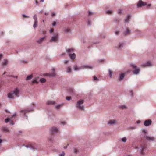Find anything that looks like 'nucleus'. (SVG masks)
I'll list each match as a JSON object with an SVG mask.
<instances>
[{
	"label": "nucleus",
	"instance_id": "obj_1",
	"mask_svg": "<svg viewBox=\"0 0 156 156\" xmlns=\"http://www.w3.org/2000/svg\"><path fill=\"white\" fill-rule=\"evenodd\" d=\"M19 91L17 88H16L14 91H11L8 93V98H9L13 99L14 96H19Z\"/></svg>",
	"mask_w": 156,
	"mask_h": 156
},
{
	"label": "nucleus",
	"instance_id": "obj_2",
	"mask_svg": "<svg viewBox=\"0 0 156 156\" xmlns=\"http://www.w3.org/2000/svg\"><path fill=\"white\" fill-rule=\"evenodd\" d=\"M83 103V100H80L78 101L76 107L79 109L83 110H84V107L82 105Z\"/></svg>",
	"mask_w": 156,
	"mask_h": 156
},
{
	"label": "nucleus",
	"instance_id": "obj_3",
	"mask_svg": "<svg viewBox=\"0 0 156 156\" xmlns=\"http://www.w3.org/2000/svg\"><path fill=\"white\" fill-rule=\"evenodd\" d=\"M16 114L15 113L11 117L6 119L5 120V122L7 123L8 122H9L10 124L12 125H13L14 124V122L13 121L11 120V119L14 117L16 116Z\"/></svg>",
	"mask_w": 156,
	"mask_h": 156
},
{
	"label": "nucleus",
	"instance_id": "obj_4",
	"mask_svg": "<svg viewBox=\"0 0 156 156\" xmlns=\"http://www.w3.org/2000/svg\"><path fill=\"white\" fill-rule=\"evenodd\" d=\"M58 35L57 33L55 34L53 36L50 40V42H55L58 41Z\"/></svg>",
	"mask_w": 156,
	"mask_h": 156
},
{
	"label": "nucleus",
	"instance_id": "obj_5",
	"mask_svg": "<svg viewBox=\"0 0 156 156\" xmlns=\"http://www.w3.org/2000/svg\"><path fill=\"white\" fill-rule=\"evenodd\" d=\"M147 146L146 144L142 145L141 146V149L140 150V153L141 155H144V151L146 150Z\"/></svg>",
	"mask_w": 156,
	"mask_h": 156
},
{
	"label": "nucleus",
	"instance_id": "obj_6",
	"mask_svg": "<svg viewBox=\"0 0 156 156\" xmlns=\"http://www.w3.org/2000/svg\"><path fill=\"white\" fill-rule=\"evenodd\" d=\"M147 5V4L146 2H142L141 0H140L137 4V6L139 7L142 6L146 5Z\"/></svg>",
	"mask_w": 156,
	"mask_h": 156
},
{
	"label": "nucleus",
	"instance_id": "obj_7",
	"mask_svg": "<svg viewBox=\"0 0 156 156\" xmlns=\"http://www.w3.org/2000/svg\"><path fill=\"white\" fill-rule=\"evenodd\" d=\"M152 121L151 120H147L145 121L144 125L146 126H149L151 123Z\"/></svg>",
	"mask_w": 156,
	"mask_h": 156
},
{
	"label": "nucleus",
	"instance_id": "obj_8",
	"mask_svg": "<svg viewBox=\"0 0 156 156\" xmlns=\"http://www.w3.org/2000/svg\"><path fill=\"white\" fill-rule=\"evenodd\" d=\"M51 134H53L54 133H56L58 132V129L55 127H52L51 129Z\"/></svg>",
	"mask_w": 156,
	"mask_h": 156
},
{
	"label": "nucleus",
	"instance_id": "obj_9",
	"mask_svg": "<svg viewBox=\"0 0 156 156\" xmlns=\"http://www.w3.org/2000/svg\"><path fill=\"white\" fill-rule=\"evenodd\" d=\"M26 147H31L32 148H34V145L31 143H29L27 145Z\"/></svg>",
	"mask_w": 156,
	"mask_h": 156
},
{
	"label": "nucleus",
	"instance_id": "obj_10",
	"mask_svg": "<svg viewBox=\"0 0 156 156\" xmlns=\"http://www.w3.org/2000/svg\"><path fill=\"white\" fill-rule=\"evenodd\" d=\"M151 66V65L150 62L149 61H148L146 64L142 65H141V66H143L144 67H145L147 66Z\"/></svg>",
	"mask_w": 156,
	"mask_h": 156
},
{
	"label": "nucleus",
	"instance_id": "obj_11",
	"mask_svg": "<svg viewBox=\"0 0 156 156\" xmlns=\"http://www.w3.org/2000/svg\"><path fill=\"white\" fill-rule=\"evenodd\" d=\"M55 103V101H48L46 102V104L48 105H52Z\"/></svg>",
	"mask_w": 156,
	"mask_h": 156
},
{
	"label": "nucleus",
	"instance_id": "obj_12",
	"mask_svg": "<svg viewBox=\"0 0 156 156\" xmlns=\"http://www.w3.org/2000/svg\"><path fill=\"white\" fill-rule=\"evenodd\" d=\"M146 139L147 140L149 141H153L154 140V137L149 136H146Z\"/></svg>",
	"mask_w": 156,
	"mask_h": 156
},
{
	"label": "nucleus",
	"instance_id": "obj_13",
	"mask_svg": "<svg viewBox=\"0 0 156 156\" xmlns=\"http://www.w3.org/2000/svg\"><path fill=\"white\" fill-rule=\"evenodd\" d=\"M69 55L71 59L73 60L75 59L76 56V55L74 53L72 54H69Z\"/></svg>",
	"mask_w": 156,
	"mask_h": 156
},
{
	"label": "nucleus",
	"instance_id": "obj_14",
	"mask_svg": "<svg viewBox=\"0 0 156 156\" xmlns=\"http://www.w3.org/2000/svg\"><path fill=\"white\" fill-rule=\"evenodd\" d=\"M130 33V30L128 28H127L126 30L124 32V34L125 35L129 34Z\"/></svg>",
	"mask_w": 156,
	"mask_h": 156
},
{
	"label": "nucleus",
	"instance_id": "obj_15",
	"mask_svg": "<svg viewBox=\"0 0 156 156\" xmlns=\"http://www.w3.org/2000/svg\"><path fill=\"white\" fill-rule=\"evenodd\" d=\"M140 71V69L137 68V69H136L134 70L133 71V72L134 74H137L139 73Z\"/></svg>",
	"mask_w": 156,
	"mask_h": 156
},
{
	"label": "nucleus",
	"instance_id": "obj_16",
	"mask_svg": "<svg viewBox=\"0 0 156 156\" xmlns=\"http://www.w3.org/2000/svg\"><path fill=\"white\" fill-rule=\"evenodd\" d=\"M116 121L115 120H110L109 121L108 123L112 125L116 123Z\"/></svg>",
	"mask_w": 156,
	"mask_h": 156
},
{
	"label": "nucleus",
	"instance_id": "obj_17",
	"mask_svg": "<svg viewBox=\"0 0 156 156\" xmlns=\"http://www.w3.org/2000/svg\"><path fill=\"white\" fill-rule=\"evenodd\" d=\"M45 38V36H44L43 37L41 38L39 40L37 41V42L39 44L41 43L44 41Z\"/></svg>",
	"mask_w": 156,
	"mask_h": 156
},
{
	"label": "nucleus",
	"instance_id": "obj_18",
	"mask_svg": "<svg viewBox=\"0 0 156 156\" xmlns=\"http://www.w3.org/2000/svg\"><path fill=\"white\" fill-rule=\"evenodd\" d=\"M38 21H34V25L33 27L34 28L36 27L37 26Z\"/></svg>",
	"mask_w": 156,
	"mask_h": 156
},
{
	"label": "nucleus",
	"instance_id": "obj_19",
	"mask_svg": "<svg viewBox=\"0 0 156 156\" xmlns=\"http://www.w3.org/2000/svg\"><path fill=\"white\" fill-rule=\"evenodd\" d=\"M54 69H53V73L51 74H48V75L50 76H54L55 75V74L54 73Z\"/></svg>",
	"mask_w": 156,
	"mask_h": 156
},
{
	"label": "nucleus",
	"instance_id": "obj_20",
	"mask_svg": "<svg viewBox=\"0 0 156 156\" xmlns=\"http://www.w3.org/2000/svg\"><path fill=\"white\" fill-rule=\"evenodd\" d=\"M120 108L122 109H126L127 108V107L124 105H122L120 106Z\"/></svg>",
	"mask_w": 156,
	"mask_h": 156
},
{
	"label": "nucleus",
	"instance_id": "obj_21",
	"mask_svg": "<svg viewBox=\"0 0 156 156\" xmlns=\"http://www.w3.org/2000/svg\"><path fill=\"white\" fill-rule=\"evenodd\" d=\"M73 48H71L69 49H68L66 50V51L67 53H70L71 52H73Z\"/></svg>",
	"mask_w": 156,
	"mask_h": 156
},
{
	"label": "nucleus",
	"instance_id": "obj_22",
	"mask_svg": "<svg viewBox=\"0 0 156 156\" xmlns=\"http://www.w3.org/2000/svg\"><path fill=\"white\" fill-rule=\"evenodd\" d=\"M8 63V61L7 60L5 59L4 62L2 63V65L3 66H6Z\"/></svg>",
	"mask_w": 156,
	"mask_h": 156
},
{
	"label": "nucleus",
	"instance_id": "obj_23",
	"mask_svg": "<svg viewBox=\"0 0 156 156\" xmlns=\"http://www.w3.org/2000/svg\"><path fill=\"white\" fill-rule=\"evenodd\" d=\"M3 130L4 132H8L9 131L8 128L7 127H4L3 128Z\"/></svg>",
	"mask_w": 156,
	"mask_h": 156
},
{
	"label": "nucleus",
	"instance_id": "obj_24",
	"mask_svg": "<svg viewBox=\"0 0 156 156\" xmlns=\"http://www.w3.org/2000/svg\"><path fill=\"white\" fill-rule=\"evenodd\" d=\"M32 111V110H31L30 111H28V110H21V112H23L24 113V115H25V114L26 112H30V111Z\"/></svg>",
	"mask_w": 156,
	"mask_h": 156
},
{
	"label": "nucleus",
	"instance_id": "obj_25",
	"mask_svg": "<svg viewBox=\"0 0 156 156\" xmlns=\"http://www.w3.org/2000/svg\"><path fill=\"white\" fill-rule=\"evenodd\" d=\"M33 77V76L32 75H30L29 76H28L26 78L27 80H29L30 79H31Z\"/></svg>",
	"mask_w": 156,
	"mask_h": 156
},
{
	"label": "nucleus",
	"instance_id": "obj_26",
	"mask_svg": "<svg viewBox=\"0 0 156 156\" xmlns=\"http://www.w3.org/2000/svg\"><path fill=\"white\" fill-rule=\"evenodd\" d=\"M125 76V74L124 73H122L121 74L120 77V80H122L124 78Z\"/></svg>",
	"mask_w": 156,
	"mask_h": 156
},
{
	"label": "nucleus",
	"instance_id": "obj_27",
	"mask_svg": "<svg viewBox=\"0 0 156 156\" xmlns=\"http://www.w3.org/2000/svg\"><path fill=\"white\" fill-rule=\"evenodd\" d=\"M130 15H128L126 19L125 20V22H128V20L130 19Z\"/></svg>",
	"mask_w": 156,
	"mask_h": 156
},
{
	"label": "nucleus",
	"instance_id": "obj_28",
	"mask_svg": "<svg viewBox=\"0 0 156 156\" xmlns=\"http://www.w3.org/2000/svg\"><path fill=\"white\" fill-rule=\"evenodd\" d=\"M74 69L75 71H77V70H78L81 69V68H78L76 66H74Z\"/></svg>",
	"mask_w": 156,
	"mask_h": 156
},
{
	"label": "nucleus",
	"instance_id": "obj_29",
	"mask_svg": "<svg viewBox=\"0 0 156 156\" xmlns=\"http://www.w3.org/2000/svg\"><path fill=\"white\" fill-rule=\"evenodd\" d=\"M108 72H109V76L110 78H112V72L110 70H109Z\"/></svg>",
	"mask_w": 156,
	"mask_h": 156
},
{
	"label": "nucleus",
	"instance_id": "obj_30",
	"mask_svg": "<svg viewBox=\"0 0 156 156\" xmlns=\"http://www.w3.org/2000/svg\"><path fill=\"white\" fill-rule=\"evenodd\" d=\"M40 81L41 83H44L46 81V80L44 78H41L40 79Z\"/></svg>",
	"mask_w": 156,
	"mask_h": 156
},
{
	"label": "nucleus",
	"instance_id": "obj_31",
	"mask_svg": "<svg viewBox=\"0 0 156 156\" xmlns=\"http://www.w3.org/2000/svg\"><path fill=\"white\" fill-rule=\"evenodd\" d=\"M67 73H70L71 72V69L70 67H68L67 69Z\"/></svg>",
	"mask_w": 156,
	"mask_h": 156
},
{
	"label": "nucleus",
	"instance_id": "obj_32",
	"mask_svg": "<svg viewBox=\"0 0 156 156\" xmlns=\"http://www.w3.org/2000/svg\"><path fill=\"white\" fill-rule=\"evenodd\" d=\"M38 83V82L36 80H35L32 81V83L33 84H34L35 83Z\"/></svg>",
	"mask_w": 156,
	"mask_h": 156
},
{
	"label": "nucleus",
	"instance_id": "obj_33",
	"mask_svg": "<svg viewBox=\"0 0 156 156\" xmlns=\"http://www.w3.org/2000/svg\"><path fill=\"white\" fill-rule=\"evenodd\" d=\"M65 32L67 33L70 32V30L69 29L67 28L65 30Z\"/></svg>",
	"mask_w": 156,
	"mask_h": 156
},
{
	"label": "nucleus",
	"instance_id": "obj_34",
	"mask_svg": "<svg viewBox=\"0 0 156 156\" xmlns=\"http://www.w3.org/2000/svg\"><path fill=\"white\" fill-rule=\"evenodd\" d=\"M33 18L34 20V21H37V17L36 15H35L33 17Z\"/></svg>",
	"mask_w": 156,
	"mask_h": 156
},
{
	"label": "nucleus",
	"instance_id": "obj_35",
	"mask_svg": "<svg viewBox=\"0 0 156 156\" xmlns=\"http://www.w3.org/2000/svg\"><path fill=\"white\" fill-rule=\"evenodd\" d=\"M127 139L126 138L124 137L122 139V141L124 142H126V141Z\"/></svg>",
	"mask_w": 156,
	"mask_h": 156
},
{
	"label": "nucleus",
	"instance_id": "obj_36",
	"mask_svg": "<svg viewBox=\"0 0 156 156\" xmlns=\"http://www.w3.org/2000/svg\"><path fill=\"white\" fill-rule=\"evenodd\" d=\"M94 14V13L90 12V11H89L88 15L89 16H90Z\"/></svg>",
	"mask_w": 156,
	"mask_h": 156
},
{
	"label": "nucleus",
	"instance_id": "obj_37",
	"mask_svg": "<svg viewBox=\"0 0 156 156\" xmlns=\"http://www.w3.org/2000/svg\"><path fill=\"white\" fill-rule=\"evenodd\" d=\"M84 68L92 69V67L90 66H85L84 67Z\"/></svg>",
	"mask_w": 156,
	"mask_h": 156
},
{
	"label": "nucleus",
	"instance_id": "obj_38",
	"mask_svg": "<svg viewBox=\"0 0 156 156\" xmlns=\"http://www.w3.org/2000/svg\"><path fill=\"white\" fill-rule=\"evenodd\" d=\"M131 66L133 69H136V66L135 65L131 64Z\"/></svg>",
	"mask_w": 156,
	"mask_h": 156
},
{
	"label": "nucleus",
	"instance_id": "obj_39",
	"mask_svg": "<svg viewBox=\"0 0 156 156\" xmlns=\"http://www.w3.org/2000/svg\"><path fill=\"white\" fill-rule=\"evenodd\" d=\"M78 151V150L76 149H74V153L75 154H76L77 152Z\"/></svg>",
	"mask_w": 156,
	"mask_h": 156
},
{
	"label": "nucleus",
	"instance_id": "obj_40",
	"mask_svg": "<svg viewBox=\"0 0 156 156\" xmlns=\"http://www.w3.org/2000/svg\"><path fill=\"white\" fill-rule=\"evenodd\" d=\"M108 14H110L112 13V12L111 11H108L106 12Z\"/></svg>",
	"mask_w": 156,
	"mask_h": 156
},
{
	"label": "nucleus",
	"instance_id": "obj_41",
	"mask_svg": "<svg viewBox=\"0 0 156 156\" xmlns=\"http://www.w3.org/2000/svg\"><path fill=\"white\" fill-rule=\"evenodd\" d=\"M98 80V78L95 76H94V80L96 81V80Z\"/></svg>",
	"mask_w": 156,
	"mask_h": 156
},
{
	"label": "nucleus",
	"instance_id": "obj_42",
	"mask_svg": "<svg viewBox=\"0 0 156 156\" xmlns=\"http://www.w3.org/2000/svg\"><path fill=\"white\" fill-rule=\"evenodd\" d=\"M66 99L68 100H69L71 99V97L67 96L66 97Z\"/></svg>",
	"mask_w": 156,
	"mask_h": 156
},
{
	"label": "nucleus",
	"instance_id": "obj_43",
	"mask_svg": "<svg viewBox=\"0 0 156 156\" xmlns=\"http://www.w3.org/2000/svg\"><path fill=\"white\" fill-rule=\"evenodd\" d=\"M61 106V105H58L56 106V108L57 109H59L60 108Z\"/></svg>",
	"mask_w": 156,
	"mask_h": 156
},
{
	"label": "nucleus",
	"instance_id": "obj_44",
	"mask_svg": "<svg viewBox=\"0 0 156 156\" xmlns=\"http://www.w3.org/2000/svg\"><path fill=\"white\" fill-rule=\"evenodd\" d=\"M23 16L24 18H29V16H27L23 14Z\"/></svg>",
	"mask_w": 156,
	"mask_h": 156
},
{
	"label": "nucleus",
	"instance_id": "obj_45",
	"mask_svg": "<svg viewBox=\"0 0 156 156\" xmlns=\"http://www.w3.org/2000/svg\"><path fill=\"white\" fill-rule=\"evenodd\" d=\"M123 45V43L120 44L119 45V48H120Z\"/></svg>",
	"mask_w": 156,
	"mask_h": 156
},
{
	"label": "nucleus",
	"instance_id": "obj_46",
	"mask_svg": "<svg viewBox=\"0 0 156 156\" xmlns=\"http://www.w3.org/2000/svg\"><path fill=\"white\" fill-rule=\"evenodd\" d=\"M21 62H22V63H27V62L26 61H24L23 60H21Z\"/></svg>",
	"mask_w": 156,
	"mask_h": 156
},
{
	"label": "nucleus",
	"instance_id": "obj_47",
	"mask_svg": "<svg viewBox=\"0 0 156 156\" xmlns=\"http://www.w3.org/2000/svg\"><path fill=\"white\" fill-rule=\"evenodd\" d=\"M54 31V29H51L50 30V33H52Z\"/></svg>",
	"mask_w": 156,
	"mask_h": 156
},
{
	"label": "nucleus",
	"instance_id": "obj_48",
	"mask_svg": "<svg viewBox=\"0 0 156 156\" xmlns=\"http://www.w3.org/2000/svg\"><path fill=\"white\" fill-rule=\"evenodd\" d=\"M121 12H122V11L121 9H119V10H118V13L119 14H120L121 13Z\"/></svg>",
	"mask_w": 156,
	"mask_h": 156
},
{
	"label": "nucleus",
	"instance_id": "obj_49",
	"mask_svg": "<svg viewBox=\"0 0 156 156\" xmlns=\"http://www.w3.org/2000/svg\"><path fill=\"white\" fill-rule=\"evenodd\" d=\"M68 61L67 60H66L64 61V63L66 64L67 63H68Z\"/></svg>",
	"mask_w": 156,
	"mask_h": 156
},
{
	"label": "nucleus",
	"instance_id": "obj_50",
	"mask_svg": "<svg viewBox=\"0 0 156 156\" xmlns=\"http://www.w3.org/2000/svg\"><path fill=\"white\" fill-rule=\"evenodd\" d=\"M56 23L55 22H54L52 23V25L53 26H55L56 25Z\"/></svg>",
	"mask_w": 156,
	"mask_h": 156
},
{
	"label": "nucleus",
	"instance_id": "obj_51",
	"mask_svg": "<svg viewBox=\"0 0 156 156\" xmlns=\"http://www.w3.org/2000/svg\"><path fill=\"white\" fill-rule=\"evenodd\" d=\"M115 34L117 35H118L119 34V32L117 31H116L115 32Z\"/></svg>",
	"mask_w": 156,
	"mask_h": 156
},
{
	"label": "nucleus",
	"instance_id": "obj_52",
	"mask_svg": "<svg viewBox=\"0 0 156 156\" xmlns=\"http://www.w3.org/2000/svg\"><path fill=\"white\" fill-rule=\"evenodd\" d=\"M65 155V153H62L61 155V156H64Z\"/></svg>",
	"mask_w": 156,
	"mask_h": 156
},
{
	"label": "nucleus",
	"instance_id": "obj_53",
	"mask_svg": "<svg viewBox=\"0 0 156 156\" xmlns=\"http://www.w3.org/2000/svg\"><path fill=\"white\" fill-rule=\"evenodd\" d=\"M55 14L54 13H52V16H55Z\"/></svg>",
	"mask_w": 156,
	"mask_h": 156
},
{
	"label": "nucleus",
	"instance_id": "obj_54",
	"mask_svg": "<svg viewBox=\"0 0 156 156\" xmlns=\"http://www.w3.org/2000/svg\"><path fill=\"white\" fill-rule=\"evenodd\" d=\"M2 54H0V60H1V58L2 57Z\"/></svg>",
	"mask_w": 156,
	"mask_h": 156
},
{
	"label": "nucleus",
	"instance_id": "obj_55",
	"mask_svg": "<svg viewBox=\"0 0 156 156\" xmlns=\"http://www.w3.org/2000/svg\"><path fill=\"white\" fill-rule=\"evenodd\" d=\"M62 123L63 125H64L66 124V122H62Z\"/></svg>",
	"mask_w": 156,
	"mask_h": 156
},
{
	"label": "nucleus",
	"instance_id": "obj_56",
	"mask_svg": "<svg viewBox=\"0 0 156 156\" xmlns=\"http://www.w3.org/2000/svg\"><path fill=\"white\" fill-rule=\"evenodd\" d=\"M140 121H138L137 122V123H140Z\"/></svg>",
	"mask_w": 156,
	"mask_h": 156
},
{
	"label": "nucleus",
	"instance_id": "obj_57",
	"mask_svg": "<svg viewBox=\"0 0 156 156\" xmlns=\"http://www.w3.org/2000/svg\"><path fill=\"white\" fill-rule=\"evenodd\" d=\"M130 93L132 95H133V91L132 90L131 91Z\"/></svg>",
	"mask_w": 156,
	"mask_h": 156
},
{
	"label": "nucleus",
	"instance_id": "obj_58",
	"mask_svg": "<svg viewBox=\"0 0 156 156\" xmlns=\"http://www.w3.org/2000/svg\"><path fill=\"white\" fill-rule=\"evenodd\" d=\"M151 6V4H149L148 5V6Z\"/></svg>",
	"mask_w": 156,
	"mask_h": 156
},
{
	"label": "nucleus",
	"instance_id": "obj_59",
	"mask_svg": "<svg viewBox=\"0 0 156 156\" xmlns=\"http://www.w3.org/2000/svg\"><path fill=\"white\" fill-rule=\"evenodd\" d=\"M37 3H38V2H37V1L36 0V4H37Z\"/></svg>",
	"mask_w": 156,
	"mask_h": 156
},
{
	"label": "nucleus",
	"instance_id": "obj_60",
	"mask_svg": "<svg viewBox=\"0 0 156 156\" xmlns=\"http://www.w3.org/2000/svg\"><path fill=\"white\" fill-rule=\"evenodd\" d=\"M67 147V146L66 147H64V148L65 149Z\"/></svg>",
	"mask_w": 156,
	"mask_h": 156
},
{
	"label": "nucleus",
	"instance_id": "obj_61",
	"mask_svg": "<svg viewBox=\"0 0 156 156\" xmlns=\"http://www.w3.org/2000/svg\"><path fill=\"white\" fill-rule=\"evenodd\" d=\"M44 1V0H41V2H43Z\"/></svg>",
	"mask_w": 156,
	"mask_h": 156
},
{
	"label": "nucleus",
	"instance_id": "obj_62",
	"mask_svg": "<svg viewBox=\"0 0 156 156\" xmlns=\"http://www.w3.org/2000/svg\"><path fill=\"white\" fill-rule=\"evenodd\" d=\"M64 54H65V53H63L61 55H64Z\"/></svg>",
	"mask_w": 156,
	"mask_h": 156
},
{
	"label": "nucleus",
	"instance_id": "obj_63",
	"mask_svg": "<svg viewBox=\"0 0 156 156\" xmlns=\"http://www.w3.org/2000/svg\"><path fill=\"white\" fill-rule=\"evenodd\" d=\"M6 73V72H4V73H3V74H5Z\"/></svg>",
	"mask_w": 156,
	"mask_h": 156
},
{
	"label": "nucleus",
	"instance_id": "obj_64",
	"mask_svg": "<svg viewBox=\"0 0 156 156\" xmlns=\"http://www.w3.org/2000/svg\"><path fill=\"white\" fill-rule=\"evenodd\" d=\"M130 71H131V70H128V72L129 73V72H130Z\"/></svg>",
	"mask_w": 156,
	"mask_h": 156
}]
</instances>
